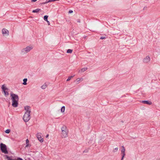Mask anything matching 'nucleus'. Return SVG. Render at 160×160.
<instances>
[{"instance_id":"obj_1","label":"nucleus","mask_w":160,"mask_h":160,"mask_svg":"<svg viewBox=\"0 0 160 160\" xmlns=\"http://www.w3.org/2000/svg\"><path fill=\"white\" fill-rule=\"evenodd\" d=\"M11 99L12 100V105L14 107H17L18 104L19 98L18 96L15 94H11Z\"/></svg>"},{"instance_id":"obj_2","label":"nucleus","mask_w":160,"mask_h":160,"mask_svg":"<svg viewBox=\"0 0 160 160\" xmlns=\"http://www.w3.org/2000/svg\"><path fill=\"white\" fill-rule=\"evenodd\" d=\"M61 137L62 138H65L68 137V130L66 126H63L61 128Z\"/></svg>"},{"instance_id":"obj_3","label":"nucleus","mask_w":160,"mask_h":160,"mask_svg":"<svg viewBox=\"0 0 160 160\" xmlns=\"http://www.w3.org/2000/svg\"><path fill=\"white\" fill-rule=\"evenodd\" d=\"M33 48L32 46V45L28 46L22 50L21 51V53L23 54L26 53L32 50Z\"/></svg>"},{"instance_id":"obj_4","label":"nucleus","mask_w":160,"mask_h":160,"mask_svg":"<svg viewBox=\"0 0 160 160\" xmlns=\"http://www.w3.org/2000/svg\"><path fill=\"white\" fill-rule=\"evenodd\" d=\"M0 148L2 152L5 154L8 153L6 146L4 144L1 143L0 144Z\"/></svg>"},{"instance_id":"obj_5","label":"nucleus","mask_w":160,"mask_h":160,"mask_svg":"<svg viewBox=\"0 0 160 160\" xmlns=\"http://www.w3.org/2000/svg\"><path fill=\"white\" fill-rule=\"evenodd\" d=\"M1 88L2 92H4V95L6 97L8 96L9 95L8 88L4 85H3L2 86Z\"/></svg>"},{"instance_id":"obj_6","label":"nucleus","mask_w":160,"mask_h":160,"mask_svg":"<svg viewBox=\"0 0 160 160\" xmlns=\"http://www.w3.org/2000/svg\"><path fill=\"white\" fill-rule=\"evenodd\" d=\"M30 118V114L28 113H25L23 118V120L25 122H27Z\"/></svg>"},{"instance_id":"obj_7","label":"nucleus","mask_w":160,"mask_h":160,"mask_svg":"<svg viewBox=\"0 0 160 160\" xmlns=\"http://www.w3.org/2000/svg\"><path fill=\"white\" fill-rule=\"evenodd\" d=\"M36 137L38 140L41 142H43V139L42 138V134L41 132H38L36 134Z\"/></svg>"},{"instance_id":"obj_8","label":"nucleus","mask_w":160,"mask_h":160,"mask_svg":"<svg viewBox=\"0 0 160 160\" xmlns=\"http://www.w3.org/2000/svg\"><path fill=\"white\" fill-rule=\"evenodd\" d=\"M24 109L25 111V113H28V114H30L31 112L30 107L28 106H26L24 107Z\"/></svg>"},{"instance_id":"obj_9","label":"nucleus","mask_w":160,"mask_h":160,"mask_svg":"<svg viewBox=\"0 0 160 160\" xmlns=\"http://www.w3.org/2000/svg\"><path fill=\"white\" fill-rule=\"evenodd\" d=\"M150 60V58L149 56H147L143 59V61L145 63H148Z\"/></svg>"},{"instance_id":"obj_10","label":"nucleus","mask_w":160,"mask_h":160,"mask_svg":"<svg viewBox=\"0 0 160 160\" xmlns=\"http://www.w3.org/2000/svg\"><path fill=\"white\" fill-rule=\"evenodd\" d=\"M2 32L3 36L6 37L9 35L8 31H2Z\"/></svg>"},{"instance_id":"obj_11","label":"nucleus","mask_w":160,"mask_h":160,"mask_svg":"<svg viewBox=\"0 0 160 160\" xmlns=\"http://www.w3.org/2000/svg\"><path fill=\"white\" fill-rule=\"evenodd\" d=\"M5 157L8 160H23L22 158H19L14 159H12L10 157L7 155H6Z\"/></svg>"},{"instance_id":"obj_12","label":"nucleus","mask_w":160,"mask_h":160,"mask_svg":"<svg viewBox=\"0 0 160 160\" xmlns=\"http://www.w3.org/2000/svg\"><path fill=\"white\" fill-rule=\"evenodd\" d=\"M142 102L143 103L149 105H150L152 104V102L150 101H142Z\"/></svg>"},{"instance_id":"obj_13","label":"nucleus","mask_w":160,"mask_h":160,"mask_svg":"<svg viewBox=\"0 0 160 160\" xmlns=\"http://www.w3.org/2000/svg\"><path fill=\"white\" fill-rule=\"evenodd\" d=\"M30 146V145L29 144V141L28 139H27L26 140V145L25 148H26L28 147H29Z\"/></svg>"},{"instance_id":"obj_14","label":"nucleus","mask_w":160,"mask_h":160,"mask_svg":"<svg viewBox=\"0 0 160 160\" xmlns=\"http://www.w3.org/2000/svg\"><path fill=\"white\" fill-rule=\"evenodd\" d=\"M41 10L40 9L38 8L35 10H34L32 11V12L33 13H37L40 11H41Z\"/></svg>"},{"instance_id":"obj_15","label":"nucleus","mask_w":160,"mask_h":160,"mask_svg":"<svg viewBox=\"0 0 160 160\" xmlns=\"http://www.w3.org/2000/svg\"><path fill=\"white\" fill-rule=\"evenodd\" d=\"M122 149L121 151V153H125V147L123 146H122Z\"/></svg>"},{"instance_id":"obj_16","label":"nucleus","mask_w":160,"mask_h":160,"mask_svg":"<svg viewBox=\"0 0 160 160\" xmlns=\"http://www.w3.org/2000/svg\"><path fill=\"white\" fill-rule=\"evenodd\" d=\"M87 69H88L87 68H82L81 69L80 72H85V71L87 70Z\"/></svg>"},{"instance_id":"obj_17","label":"nucleus","mask_w":160,"mask_h":160,"mask_svg":"<svg viewBox=\"0 0 160 160\" xmlns=\"http://www.w3.org/2000/svg\"><path fill=\"white\" fill-rule=\"evenodd\" d=\"M27 78H24L23 79V84L24 85H26L27 84Z\"/></svg>"},{"instance_id":"obj_18","label":"nucleus","mask_w":160,"mask_h":160,"mask_svg":"<svg viewBox=\"0 0 160 160\" xmlns=\"http://www.w3.org/2000/svg\"><path fill=\"white\" fill-rule=\"evenodd\" d=\"M83 80V79L82 78H78L76 80V81H77V82H80V81H82Z\"/></svg>"},{"instance_id":"obj_19","label":"nucleus","mask_w":160,"mask_h":160,"mask_svg":"<svg viewBox=\"0 0 160 160\" xmlns=\"http://www.w3.org/2000/svg\"><path fill=\"white\" fill-rule=\"evenodd\" d=\"M65 110V107L64 106H63L61 108V112H64Z\"/></svg>"},{"instance_id":"obj_20","label":"nucleus","mask_w":160,"mask_h":160,"mask_svg":"<svg viewBox=\"0 0 160 160\" xmlns=\"http://www.w3.org/2000/svg\"><path fill=\"white\" fill-rule=\"evenodd\" d=\"M48 16L47 15H45L44 17V20L45 21H47L48 18Z\"/></svg>"},{"instance_id":"obj_21","label":"nucleus","mask_w":160,"mask_h":160,"mask_svg":"<svg viewBox=\"0 0 160 160\" xmlns=\"http://www.w3.org/2000/svg\"><path fill=\"white\" fill-rule=\"evenodd\" d=\"M72 50L70 49H69L67 51V52L68 53H72Z\"/></svg>"},{"instance_id":"obj_22","label":"nucleus","mask_w":160,"mask_h":160,"mask_svg":"<svg viewBox=\"0 0 160 160\" xmlns=\"http://www.w3.org/2000/svg\"><path fill=\"white\" fill-rule=\"evenodd\" d=\"M118 148H114L113 150V152H117L118 151Z\"/></svg>"},{"instance_id":"obj_23","label":"nucleus","mask_w":160,"mask_h":160,"mask_svg":"<svg viewBox=\"0 0 160 160\" xmlns=\"http://www.w3.org/2000/svg\"><path fill=\"white\" fill-rule=\"evenodd\" d=\"M73 78V76H70V77H69L67 79V81H69V80H70L71 79Z\"/></svg>"},{"instance_id":"obj_24","label":"nucleus","mask_w":160,"mask_h":160,"mask_svg":"<svg viewBox=\"0 0 160 160\" xmlns=\"http://www.w3.org/2000/svg\"><path fill=\"white\" fill-rule=\"evenodd\" d=\"M10 132V130L7 129V130H6L5 132L7 133H9Z\"/></svg>"},{"instance_id":"obj_25","label":"nucleus","mask_w":160,"mask_h":160,"mask_svg":"<svg viewBox=\"0 0 160 160\" xmlns=\"http://www.w3.org/2000/svg\"><path fill=\"white\" fill-rule=\"evenodd\" d=\"M121 153L122 155V158H124V157L125 156V153Z\"/></svg>"},{"instance_id":"obj_26","label":"nucleus","mask_w":160,"mask_h":160,"mask_svg":"<svg viewBox=\"0 0 160 160\" xmlns=\"http://www.w3.org/2000/svg\"><path fill=\"white\" fill-rule=\"evenodd\" d=\"M46 85H42L41 86V88L42 89H44L46 88Z\"/></svg>"},{"instance_id":"obj_27","label":"nucleus","mask_w":160,"mask_h":160,"mask_svg":"<svg viewBox=\"0 0 160 160\" xmlns=\"http://www.w3.org/2000/svg\"><path fill=\"white\" fill-rule=\"evenodd\" d=\"M73 12V11L72 10H70L68 12L69 13H71Z\"/></svg>"},{"instance_id":"obj_28","label":"nucleus","mask_w":160,"mask_h":160,"mask_svg":"<svg viewBox=\"0 0 160 160\" xmlns=\"http://www.w3.org/2000/svg\"><path fill=\"white\" fill-rule=\"evenodd\" d=\"M106 38V37H102L100 38V39H103Z\"/></svg>"},{"instance_id":"obj_29","label":"nucleus","mask_w":160,"mask_h":160,"mask_svg":"<svg viewBox=\"0 0 160 160\" xmlns=\"http://www.w3.org/2000/svg\"><path fill=\"white\" fill-rule=\"evenodd\" d=\"M47 2V3H48L49 2H50V0H47V1L45 2Z\"/></svg>"},{"instance_id":"obj_30","label":"nucleus","mask_w":160,"mask_h":160,"mask_svg":"<svg viewBox=\"0 0 160 160\" xmlns=\"http://www.w3.org/2000/svg\"><path fill=\"white\" fill-rule=\"evenodd\" d=\"M77 22H80V20L79 19H78L77 20Z\"/></svg>"},{"instance_id":"obj_31","label":"nucleus","mask_w":160,"mask_h":160,"mask_svg":"<svg viewBox=\"0 0 160 160\" xmlns=\"http://www.w3.org/2000/svg\"><path fill=\"white\" fill-rule=\"evenodd\" d=\"M47 3V2H43L42 3V4H46Z\"/></svg>"},{"instance_id":"obj_32","label":"nucleus","mask_w":160,"mask_h":160,"mask_svg":"<svg viewBox=\"0 0 160 160\" xmlns=\"http://www.w3.org/2000/svg\"><path fill=\"white\" fill-rule=\"evenodd\" d=\"M37 0H32V2H35L37 1Z\"/></svg>"},{"instance_id":"obj_33","label":"nucleus","mask_w":160,"mask_h":160,"mask_svg":"<svg viewBox=\"0 0 160 160\" xmlns=\"http://www.w3.org/2000/svg\"><path fill=\"white\" fill-rule=\"evenodd\" d=\"M47 22H48V25H50V22L49 21H48V20H47V21H46Z\"/></svg>"},{"instance_id":"obj_34","label":"nucleus","mask_w":160,"mask_h":160,"mask_svg":"<svg viewBox=\"0 0 160 160\" xmlns=\"http://www.w3.org/2000/svg\"><path fill=\"white\" fill-rule=\"evenodd\" d=\"M49 136V135L48 134H47L46 136V138H48Z\"/></svg>"},{"instance_id":"obj_35","label":"nucleus","mask_w":160,"mask_h":160,"mask_svg":"<svg viewBox=\"0 0 160 160\" xmlns=\"http://www.w3.org/2000/svg\"><path fill=\"white\" fill-rule=\"evenodd\" d=\"M2 30H7V29H5V28H3L2 29Z\"/></svg>"},{"instance_id":"obj_36","label":"nucleus","mask_w":160,"mask_h":160,"mask_svg":"<svg viewBox=\"0 0 160 160\" xmlns=\"http://www.w3.org/2000/svg\"><path fill=\"white\" fill-rule=\"evenodd\" d=\"M123 158H122V157L121 160H123Z\"/></svg>"}]
</instances>
